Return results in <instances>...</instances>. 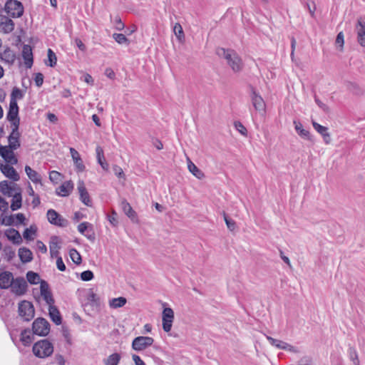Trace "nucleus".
<instances>
[{
	"label": "nucleus",
	"mask_w": 365,
	"mask_h": 365,
	"mask_svg": "<svg viewBox=\"0 0 365 365\" xmlns=\"http://www.w3.org/2000/svg\"><path fill=\"white\" fill-rule=\"evenodd\" d=\"M216 53L220 58H225L227 61V65H229L233 72L239 73L242 70L244 63L242 58L235 50L217 48Z\"/></svg>",
	"instance_id": "f257e3e1"
},
{
	"label": "nucleus",
	"mask_w": 365,
	"mask_h": 365,
	"mask_svg": "<svg viewBox=\"0 0 365 365\" xmlns=\"http://www.w3.org/2000/svg\"><path fill=\"white\" fill-rule=\"evenodd\" d=\"M32 351L36 357L43 359L53 354V346L48 339H42L34 344Z\"/></svg>",
	"instance_id": "f03ea898"
},
{
	"label": "nucleus",
	"mask_w": 365,
	"mask_h": 365,
	"mask_svg": "<svg viewBox=\"0 0 365 365\" xmlns=\"http://www.w3.org/2000/svg\"><path fill=\"white\" fill-rule=\"evenodd\" d=\"M4 11L11 18H20L24 14V7L18 0H7L4 4Z\"/></svg>",
	"instance_id": "7ed1b4c3"
},
{
	"label": "nucleus",
	"mask_w": 365,
	"mask_h": 365,
	"mask_svg": "<svg viewBox=\"0 0 365 365\" xmlns=\"http://www.w3.org/2000/svg\"><path fill=\"white\" fill-rule=\"evenodd\" d=\"M33 334L46 336L50 331L49 322L43 317L36 318L32 324Z\"/></svg>",
	"instance_id": "20e7f679"
},
{
	"label": "nucleus",
	"mask_w": 365,
	"mask_h": 365,
	"mask_svg": "<svg viewBox=\"0 0 365 365\" xmlns=\"http://www.w3.org/2000/svg\"><path fill=\"white\" fill-rule=\"evenodd\" d=\"M19 314L24 321L29 322L34 317L35 310L31 302L23 300L19 304Z\"/></svg>",
	"instance_id": "39448f33"
},
{
	"label": "nucleus",
	"mask_w": 365,
	"mask_h": 365,
	"mask_svg": "<svg viewBox=\"0 0 365 365\" xmlns=\"http://www.w3.org/2000/svg\"><path fill=\"white\" fill-rule=\"evenodd\" d=\"M154 342L153 338L150 336H137L132 342V349L140 351L152 346Z\"/></svg>",
	"instance_id": "423d86ee"
},
{
	"label": "nucleus",
	"mask_w": 365,
	"mask_h": 365,
	"mask_svg": "<svg viewBox=\"0 0 365 365\" xmlns=\"http://www.w3.org/2000/svg\"><path fill=\"white\" fill-rule=\"evenodd\" d=\"M46 216L48 221L53 225L64 227L68 225V220L53 209H49L47 211Z\"/></svg>",
	"instance_id": "0eeeda50"
},
{
	"label": "nucleus",
	"mask_w": 365,
	"mask_h": 365,
	"mask_svg": "<svg viewBox=\"0 0 365 365\" xmlns=\"http://www.w3.org/2000/svg\"><path fill=\"white\" fill-rule=\"evenodd\" d=\"M174 320V312L170 307H164L162 313L163 329L165 332L171 330Z\"/></svg>",
	"instance_id": "6e6552de"
},
{
	"label": "nucleus",
	"mask_w": 365,
	"mask_h": 365,
	"mask_svg": "<svg viewBox=\"0 0 365 365\" xmlns=\"http://www.w3.org/2000/svg\"><path fill=\"white\" fill-rule=\"evenodd\" d=\"M27 282L23 277L14 278L12 285L11 286V292L16 296L24 295L27 290Z\"/></svg>",
	"instance_id": "1a4fd4ad"
},
{
	"label": "nucleus",
	"mask_w": 365,
	"mask_h": 365,
	"mask_svg": "<svg viewBox=\"0 0 365 365\" xmlns=\"http://www.w3.org/2000/svg\"><path fill=\"white\" fill-rule=\"evenodd\" d=\"M40 292L41 295L43 297L45 302L51 306L54 304L55 300L53 297L52 293L49 289L48 282L45 280L41 279L40 282Z\"/></svg>",
	"instance_id": "9d476101"
},
{
	"label": "nucleus",
	"mask_w": 365,
	"mask_h": 365,
	"mask_svg": "<svg viewBox=\"0 0 365 365\" xmlns=\"http://www.w3.org/2000/svg\"><path fill=\"white\" fill-rule=\"evenodd\" d=\"M251 101L252 106L256 110L264 111L265 110V103L262 96L256 91L255 88L250 86Z\"/></svg>",
	"instance_id": "9b49d317"
},
{
	"label": "nucleus",
	"mask_w": 365,
	"mask_h": 365,
	"mask_svg": "<svg viewBox=\"0 0 365 365\" xmlns=\"http://www.w3.org/2000/svg\"><path fill=\"white\" fill-rule=\"evenodd\" d=\"M15 24L11 17L0 14V32L10 34L14 29Z\"/></svg>",
	"instance_id": "f8f14e48"
},
{
	"label": "nucleus",
	"mask_w": 365,
	"mask_h": 365,
	"mask_svg": "<svg viewBox=\"0 0 365 365\" xmlns=\"http://www.w3.org/2000/svg\"><path fill=\"white\" fill-rule=\"evenodd\" d=\"M21 56L24 59L25 66L27 68H31L34 63V56L32 52V47L30 45H23Z\"/></svg>",
	"instance_id": "ddd939ff"
},
{
	"label": "nucleus",
	"mask_w": 365,
	"mask_h": 365,
	"mask_svg": "<svg viewBox=\"0 0 365 365\" xmlns=\"http://www.w3.org/2000/svg\"><path fill=\"white\" fill-rule=\"evenodd\" d=\"M14 150H11L9 147L0 145V155L8 163L15 165L18 160L14 153Z\"/></svg>",
	"instance_id": "4468645a"
},
{
	"label": "nucleus",
	"mask_w": 365,
	"mask_h": 365,
	"mask_svg": "<svg viewBox=\"0 0 365 365\" xmlns=\"http://www.w3.org/2000/svg\"><path fill=\"white\" fill-rule=\"evenodd\" d=\"M0 170L6 178L14 181H18L20 178L19 175L11 165L0 162Z\"/></svg>",
	"instance_id": "2eb2a0df"
},
{
	"label": "nucleus",
	"mask_w": 365,
	"mask_h": 365,
	"mask_svg": "<svg viewBox=\"0 0 365 365\" xmlns=\"http://www.w3.org/2000/svg\"><path fill=\"white\" fill-rule=\"evenodd\" d=\"M14 280L13 274L9 271H4L0 273V288L6 289L11 287Z\"/></svg>",
	"instance_id": "dca6fc26"
},
{
	"label": "nucleus",
	"mask_w": 365,
	"mask_h": 365,
	"mask_svg": "<svg viewBox=\"0 0 365 365\" xmlns=\"http://www.w3.org/2000/svg\"><path fill=\"white\" fill-rule=\"evenodd\" d=\"M78 190L80 195L81 201L86 205L92 206V202L90 199L89 194L85 187L83 181H79L78 183Z\"/></svg>",
	"instance_id": "f3484780"
},
{
	"label": "nucleus",
	"mask_w": 365,
	"mask_h": 365,
	"mask_svg": "<svg viewBox=\"0 0 365 365\" xmlns=\"http://www.w3.org/2000/svg\"><path fill=\"white\" fill-rule=\"evenodd\" d=\"M358 43L363 47L365 46V22L360 18L357 20L356 26Z\"/></svg>",
	"instance_id": "a211bd4d"
},
{
	"label": "nucleus",
	"mask_w": 365,
	"mask_h": 365,
	"mask_svg": "<svg viewBox=\"0 0 365 365\" xmlns=\"http://www.w3.org/2000/svg\"><path fill=\"white\" fill-rule=\"evenodd\" d=\"M70 153L74 162L76 170L77 172H83L86 169V166L83 164L79 153L75 148H71Z\"/></svg>",
	"instance_id": "6ab92c4d"
},
{
	"label": "nucleus",
	"mask_w": 365,
	"mask_h": 365,
	"mask_svg": "<svg viewBox=\"0 0 365 365\" xmlns=\"http://www.w3.org/2000/svg\"><path fill=\"white\" fill-rule=\"evenodd\" d=\"M60 244L61 240L58 236H51L49 242V249L51 257H60L58 251L61 248Z\"/></svg>",
	"instance_id": "aec40b11"
},
{
	"label": "nucleus",
	"mask_w": 365,
	"mask_h": 365,
	"mask_svg": "<svg viewBox=\"0 0 365 365\" xmlns=\"http://www.w3.org/2000/svg\"><path fill=\"white\" fill-rule=\"evenodd\" d=\"M5 235L7 239L14 245H20L23 242L19 232L14 228H9L6 230L5 231Z\"/></svg>",
	"instance_id": "412c9836"
},
{
	"label": "nucleus",
	"mask_w": 365,
	"mask_h": 365,
	"mask_svg": "<svg viewBox=\"0 0 365 365\" xmlns=\"http://www.w3.org/2000/svg\"><path fill=\"white\" fill-rule=\"evenodd\" d=\"M293 123L294 125L296 132L302 138L312 142L314 141L313 136L311 135L310 132L304 129L302 124L299 121L294 120Z\"/></svg>",
	"instance_id": "4be33fe9"
},
{
	"label": "nucleus",
	"mask_w": 365,
	"mask_h": 365,
	"mask_svg": "<svg viewBox=\"0 0 365 365\" xmlns=\"http://www.w3.org/2000/svg\"><path fill=\"white\" fill-rule=\"evenodd\" d=\"M16 59V53L14 51L11 50L9 46L5 47L3 51L2 61L11 66L14 63Z\"/></svg>",
	"instance_id": "5701e85b"
},
{
	"label": "nucleus",
	"mask_w": 365,
	"mask_h": 365,
	"mask_svg": "<svg viewBox=\"0 0 365 365\" xmlns=\"http://www.w3.org/2000/svg\"><path fill=\"white\" fill-rule=\"evenodd\" d=\"M73 189V183L72 181H66L56 190V194L62 197H66L69 195Z\"/></svg>",
	"instance_id": "b1692460"
},
{
	"label": "nucleus",
	"mask_w": 365,
	"mask_h": 365,
	"mask_svg": "<svg viewBox=\"0 0 365 365\" xmlns=\"http://www.w3.org/2000/svg\"><path fill=\"white\" fill-rule=\"evenodd\" d=\"M121 207L124 213L133 221L137 222L138 217L136 212L132 208L130 203L126 200H123L121 202Z\"/></svg>",
	"instance_id": "393cba45"
},
{
	"label": "nucleus",
	"mask_w": 365,
	"mask_h": 365,
	"mask_svg": "<svg viewBox=\"0 0 365 365\" xmlns=\"http://www.w3.org/2000/svg\"><path fill=\"white\" fill-rule=\"evenodd\" d=\"M19 108L17 103H9V110L6 114V119L8 120H13L15 119H20L19 116Z\"/></svg>",
	"instance_id": "a878e982"
},
{
	"label": "nucleus",
	"mask_w": 365,
	"mask_h": 365,
	"mask_svg": "<svg viewBox=\"0 0 365 365\" xmlns=\"http://www.w3.org/2000/svg\"><path fill=\"white\" fill-rule=\"evenodd\" d=\"M19 257L23 263L30 262L34 258L32 252L29 248L24 247L19 249Z\"/></svg>",
	"instance_id": "bb28decb"
},
{
	"label": "nucleus",
	"mask_w": 365,
	"mask_h": 365,
	"mask_svg": "<svg viewBox=\"0 0 365 365\" xmlns=\"http://www.w3.org/2000/svg\"><path fill=\"white\" fill-rule=\"evenodd\" d=\"M48 312L49 317L52 322L56 325H60L62 323V317L58 308L54 305L49 306Z\"/></svg>",
	"instance_id": "cd10ccee"
},
{
	"label": "nucleus",
	"mask_w": 365,
	"mask_h": 365,
	"mask_svg": "<svg viewBox=\"0 0 365 365\" xmlns=\"http://www.w3.org/2000/svg\"><path fill=\"white\" fill-rule=\"evenodd\" d=\"M96 158L98 160V163L101 166V168L104 170H108V164L107 163L105 157H104V153L103 148L98 145L96 148Z\"/></svg>",
	"instance_id": "c85d7f7f"
},
{
	"label": "nucleus",
	"mask_w": 365,
	"mask_h": 365,
	"mask_svg": "<svg viewBox=\"0 0 365 365\" xmlns=\"http://www.w3.org/2000/svg\"><path fill=\"white\" fill-rule=\"evenodd\" d=\"M19 192H16L14 195H12V200L11 204V209L12 211H16L20 209L22 206V196L21 193V190L19 188Z\"/></svg>",
	"instance_id": "c756f323"
},
{
	"label": "nucleus",
	"mask_w": 365,
	"mask_h": 365,
	"mask_svg": "<svg viewBox=\"0 0 365 365\" xmlns=\"http://www.w3.org/2000/svg\"><path fill=\"white\" fill-rule=\"evenodd\" d=\"M20 340L26 346H29L32 343L34 336L31 334L29 329H24L21 331Z\"/></svg>",
	"instance_id": "7c9ffc66"
},
{
	"label": "nucleus",
	"mask_w": 365,
	"mask_h": 365,
	"mask_svg": "<svg viewBox=\"0 0 365 365\" xmlns=\"http://www.w3.org/2000/svg\"><path fill=\"white\" fill-rule=\"evenodd\" d=\"M20 135L21 134L16 135L11 133L8 137L9 145L7 147H9L11 150L18 149L21 145L19 142Z\"/></svg>",
	"instance_id": "2f4dec72"
},
{
	"label": "nucleus",
	"mask_w": 365,
	"mask_h": 365,
	"mask_svg": "<svg viewBox=\"0 0 365 365\" xmlns=\"http://www.w3.org/2000/svg\"><path fill=\"white\" fill-rule=\"evenodd\" d=\"M25 172L32 182L35 183L41 182V179L40 175L30 166H25Z\"/></svg>",
	"instance_id": "473e14b6"
},
{
	"label": "nucleus",
	"mask_w": 365,
	"mask_h": 365,
	"mask_svg": "<svg viewBox=\"0 0 365 365\" xmlns=\"http://www.w3.org/2000/svg\"><path fill=\"white\" fill-rule=\"evenodd\" d=\"M87 301L91 306L94 307L96 309H99L101 307V300L99 297H98V295L91 289H90V293L87 296Z\"/></svg>",
	"instance_id": "72a5a7b5"
},
{
	"label": "nucleus",
	"mask_w": 365,
	"mask_h": 365,
	"mask_svg": "<svg viewBox=\"0 0 365 365\" xmlns=\"http://www.w3.org/2000/svg\"><path fill=\"white\" fill-rule=\"evenodd\" d=\"M127 302L126 298L123 297H119L117 298H113L109 300V306L112 309H118L123 307Z\"/></svg>",
	"instance_id": "f704fd0d"
},
{
	"label": "nucleus",
	"mask_w": 365,
	"mask_h": 365,
	"mask_svg": "<svg viewBox=\"0 0 365 365\" xmlns=\"http://www.w3.org/2000/svg\"><path fill=\"white\" fill-rule=\"evenodd\" d=\"M16 185H14L13 187L9 185L7 180H3L0 182V191L5 195H8L9 197L12 196L11 191L14 190L16 187Z\"/></svg>",
	"instance_id": "c9c22d12"
},
{
	"label": "nucleus",
	"mask_w": 365,
	"mask_h": 365,
	"mask_svg": "<svg viewBox=\"0 0 365 365\" xmlns=\"http://www.w3.org/2000/svg\"><path fill=\"white\" fill-rule=\"evenodd\" d=\"M37 232L36 225H31L30 227L26 228L23 232V237L26 240H33Z\"/></svg>",
	"instance_id": "e433bc0d"
},
{
	"label": "nucleus",
	"mask_w": 365,
	"mask_h": 365,
	"mask_svg": "<svg viewBox=\"0 0 365 365\" xmlns=\"http://www.w3.org/2000/svg\"><path fill=\"white\" fill-rule=\"evenodd\" d=\"M121 356L118 353H114L108 356V357L104 360L105 365H118L120 361Z\"/></svg>",
	"instance_id": "4c0bfd02"
},
{
	"label": "nucleus",
	"mask_w": 365,
	"mask_h": 365,
	"mask_svg": "<svg viewBox=\"0 0 365 365\" xmlns=\"http://www.w3.org/2000/svg\"><path fill=\"white\" fill-rule=\"evenodd\" d=\"M24 93L17 87H14L11 93V99L10 102L17 103V100L22 99L24 98Z\"/></svg>",
	"instance_id": "58836bf2"
},
{
	"label": "nucleus",
	"mask_w": 365,
	"mask_h": 365,
	"mask_svg": "<svg viewBox=\"0 0 365 365\" xmlns=\"http://www.w3.org/2000/svg\"><path fill=\"white\" fill-rule=\"evenodd\" d=\"M113 39L120 45H130V40L125 36V34L115 33L113 34Z\"/></svg>",
	"instance_id": "ea45409f"
},
{
	"label": "nucleus",
	"mask_w": 365,
	"mask_h": 365,
	"mask_svg": "<svg viewBox=\"0 0 365 365\" xmlns=\"http://www.w3.org/2000/svg\"><path fill=\"white\" fill-rule=\"evenodd\" d=\"M187 168L198 179H201L204 174L190 160H189Z\"/></svg>",
	"instance_id": "a19ab883"
},
{
	"label": "nucleus",
	"mask_w": 365,
	"mask_h": 365,
	"mask_svg": "<svg viewBox=\"0 0 365 365\" xmlns=\"http://www.w3.org/2000/svg\"><path fill=\"white\" fill-rule=\"evenodd\" d=\"M26 279L28 282L31 284H37L41 282L40 276L38 274L33 271H29L26 273Z\"/></svg>",
	"instance_id": "79ce46f5"
},
{
	"label": "nucleus",
	"mask_w": 365,
	"mask_h": 365,
	"mask_svg": "<svg viewBox=\"0 0 365 365\" xmlns=\"http://www.w3.org/2000/svg\"><path fill=\"white\" fill-rule=\"evenodd\" d=\"M348 354L349 359L353 362L354 365H359V359L358 353L356 349L353 346H349L348 349Z\"/></svg>",
	"instance_id": "37998d69"
},
{
	"label": "nucleus",
	"mask_w": 365,
	"mask_h": 365,
	"mask_svg": "<svg viewBox=\"0 0 365 365\" xmlns=\"http://www.w3.org/2000/svg\"><path fill=\"white\" fill-rule=\"evenodd\" d=\"M93 225L88 222H83L78 225V231L83 235L86 234V232H92Z\"/></svg>",
	"instance_id": "c03bdc74"
},
{
	"label": "nucleus",
	"mask_w": 365,
	"mask_h": 365,
	"mask_svg": "<svg viewBox=\"0 0 365 365\" xmlns=\"http://www.w3.org/2000/svg\"><path fill=\"white\" fill-rule=\"evenodd\" d=\"M4 257L6 261L10 262L16 255L15 251L11 246L4 247Z\"/></svg>",
	"instance_id": "a18cd8bd"
},
{
	"label": "nucleus",
	"mask_w": 365,
	"mask_h": 365,
	"mask_svg": "<svg viewBox=\"0 0 365 365\" xmlns=\"http://www.w3.org/2000/svg\"><path fill=\"white\" fill-rule=\"evenodd\" d=\"M70 257L76 264H80L82 259L79 252L75 249L72 248L69 251Z\"/></svg>",
	"instance_id": "49530a36"
},
{
	"label": "nucleus",
	"mask_w": 365,
	"mask_h": 365,
	"mask_svg": "<svg viewBox=\"0 0 365 365\" xmlns=\"http://www.w3.org/2000/svg\"><path fill=\"white\" fill-rule=\"evenodd\" d=\"M48 63L46 64L50 67H54L56 65L57 58L56 53L52 51V49H48Z\"/></svg>",
	"instance_id": "de8ad7c7"
},
{
	"label": "nucleus",
	"mask_w": 365,
	"mask_h": 365,
	"mask_svg": "<svg viewBox=\"0 0 365 365\" xmlns=\"http://www.w3.org/2000/svg\"><path fill=\"white\" fill-rule=\"evenodd\" d=\"M223 217L229 230L234 231L237 227L235 221L230 218L225 212H223Z\"/></svg>",
	"instance_id": "09e8293b"
},
{
	"label": "nucleus",
	"mask_w": 365,
	"mask_h": 365,
	"mask_svg": "<svg viewBox=\"0 0 365 365\" xmlns=\"http://www.w3.org/2000/svg\"><path fill=\"white\" fill-rule=\"evenodd\" d=\"M267 340L274 346L283 350V347L285 345V341L274 339L271 336H267Z\"/></svg>",
	"instance_id": "8fccbe9b"
},
{
	"label": "nucleus",
	"mask_w": 365,
	"mask_h": 365,
	"mask_svg": "<svg viewBox=\"0 0 365 365\" xmlns=\"http://www.w3.org/2000/svg\"><path fill=\"white\" fill-rule=\"evenodd\" d=\"M94 274L91 270H86L81 274V279L84 282H88L93 279Z\"/></svg>",
	"instance_id": "3c124183"
},
{
	"label": "nucleus",
	"mask_w": 365,
	"mask_h": 365,
	"mask_svg": "<svg viewBox=\"0 0 365 365\" xmlns=\"http://www.w3.org/2000/svg\"><path fill=\"white\" fill-rule=\"evenodd\" d=\"M235 128L236 130L244 136L247 135V130L240 121H235L234 123Z\"/></svg>",
	"instance_id": "603ef678"
},
{
	"label": "nucleus",
	"mask_w": 365,
	"mask_h": 365,
	"mask_svg": "<svg viewBox=\"0 0 365 365\" xmlns=\"http://www.w3.org/2000/svg\"><path fill=\"white\" fill-rule=\"evenodd\" d=\"M314 128L322 136L326 132L328 131V128L323 126L315 121H312Z\"/></svg>",
	"instance_id": "864d4df0"
},
{
	"label": "nucleus",
	"mask_w": 365,
	"mask_h": 365,
	"mask_svg": "<svg viewBox=\"0 0 365 365\" xmlns=\"http://www.w3.org/2000/svg\"><path fill=\"white\" fill-rule=\"evenodd\" d=\"M14 215V220L16 219V221H14V226H19L20 225H25V220L26 217L23 213H17Z\"/></svg>",
	"instance_id": "5fc2aeb1"
},
{
	"label": "nucleus",
	"mask_w": 365,
	"mask_h": 365,
	"mask_svg": "<svg viewBox=\"0 0 365 365\" xmlns=\"http://www.w3.org/2000/svg\"><path fill=\"white\" fill-rule=\"evenodd\" d=\"M11 125V133L19 135V128L20 125V119H15L13 120H9Z\"/></svg>",
	"instance_id": "6e6d98bb"
},
{
	"label": "nucleus",
	"mask_w": 365,
	"mask_h": 365,
	"mask_svg": "<svg viewBox=\"0 0 365 365\" xmlns=\"http://www.w3.org/2000/svg\"><path fill=\"white\" fill-rule=\"evenodd\" d=\"M61 176L60 173L56 170L49 173V179L53 183H58L61 180Z\"/></svg>",
	"instance_id": "4d7b16f0"
},
{
	"label": "nucleus",
	"mask_w": 365,
	"mask_h": 365,
	"mask_svg": "<svg viewBox=\"0 0 365 365\" xmlns=\"http://www.w3.org/2000/svg\"><path fill=\"white\" fill-rule=\"evenodd\" d=\"M1 223L6 226L14 225V215L6 216L4 218H2Z\"/></svg>",
	"instance_id": "13d9d810"
},
{
	"label": "nucleus",
	"mask_w": 365,
	"mask_h": 365,
	"mask_svg": "<svg viewBox=\"0 0 365 365\" xmlns=\"http://www.w3.org/2000/svg\"><path fill=\"white\" fill-rule=\"evenodd\" d=\"M314 101L317 104V106L323 111H324L325 113H328L329 110L328 106H327L325 103H324L322 101H321L316 94H314Z\"/></svg>",
	"instance_id": "bf43d9fd"
},
{
	"label": "nucleus",
	"mask_w": 365,
	"mask_h": 365,
	"mask_svg": "<svg viewBox=\"0 0 365 365\" xmlns=\"http://www.w3.org/2000/svg\"><path fill=\"white\" fill-rule=\"evenodd\" d=\"M115 29L118 31H122L125 28V24L120 16H116L114 19Z\"/></svg>",
	"instance_id": "052dcab7"
},
{
	"label": "nucleus",
	"mask_w": 365,
	"mask_h": 365,
	"mask_svg": "<svg viewBox=\"0 0 365 365\" xmlns=\"http://www.w3.org/2000/svg\"><path fill=\"white\" fill-rule=\"evenodd\" d=\"M43 75L41 73H37L35 74L34 81L37 87H41L43 83Z\"/></svg>",
	"instance_id": "680f3d73"
},
{
	"label": "nucleus",
	"mask_w": 365,
	"mask_h": 365,
	"mask_svg": "<svg viewBox=\"0 0 365 365\" xmlns=\"http://www.w3.org/2000/svg\"><path fill=\"white\" fill-rule=\"evenodd\" d=\"M56 267H57L58 269L61 272H64L66 269V265L63 261V259L61 256L56 257Z\"/></svg>",
	"instance_id": "e2e57ef3"
},
{
	"label": "nucleus",
	"mask_w": 365,
	"mask_h": 365,
	"mask_svg": "<svg viewBox=\"0 0 365 365\" xmlns=\"http://www.w3.org/2000/svg\"><path fill=\"white\" fill-rule=\"evenodd\" d=\"M107 218H108V221L110 222V223L113 226L115 227V226H116L118 225V219H117V214H116L115 212H113L111 215H108Z\"/></svg>",
	"instance_id": "0e129e2a"
},
{
	"label": "nucleus",
	"mask_w": 365,
	"mask_h": 365,
	"mask_svg": "<svg viewBox=\"0 0 365 365\" xmlns=\"http://www.w3.org/2000/svg\"><path fill=\"white\" fill-rule=\"evenodd\" d=\"M9 209V203L6 200L0 196V211L6 212Z\"/></svg>",
	"instance_id": "69168bd1"
},
{
	"label": "nucleus",
	"mask_w": 365,
	"mask_h": 365,
	"mask_svg": "<svg viewBox=\"0 0 365 365\" xmlns=\"http://www.w3.org/2000/svg\"><path fill=\"white\" fill-rule=\"evenodd\" d=\"M113 172L115 175H117L119 178H123L125 176L124 173L120 167L115 165L113 168Z\"/></svg>",
	"instance_id": "338daca9"
},
{
	"label": "nucleus",
	"mask_w": 365,
	"mask_h": 365,
	"mask_svg": "<svg viewBox=\"0 0 365 365\" xmlns=\"http://www.w3.org/2000/svg\"><path fill=\"white\" fill-rule=\"evenodd\" d=\"M174 31L175 35L180 38L181 36H183V31L181 25L178 23L174 26Z\"/></svg>",
	"instance_id": "774afa93"
}]
</instances>
